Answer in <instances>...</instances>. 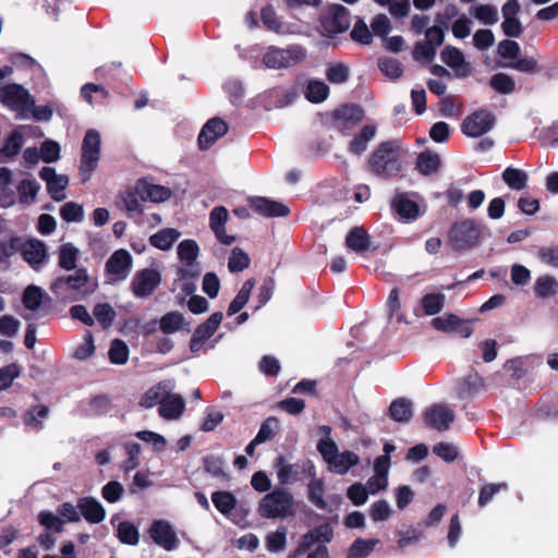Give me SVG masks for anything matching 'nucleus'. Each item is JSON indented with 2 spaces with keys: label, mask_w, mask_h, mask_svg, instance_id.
I'll list each match as a JSON object with an SVG mask.
<instances>
[{
  "label": "nucleus",
  "mask_w": 558,
  "mask_h": 558,
  "mask_svg": "<svg viewBox=\"0 0 558 558\" xmlns=\"http://www.w3.org/2000/svg\"><path fill=\"white\" fill-rule=\"evenodd\" d=\"M98 289V281L92 278L84 268L73 274L58 277L50 286L52 293L59 296H72L74 300L85 299Z\"/></svg>",
  "instance_id": "f257e3e1"
},
{
  "label": "nucleus",
  "mask_w": 558,
  "mask_h": 558,
  "mask_svg": "<svg viewBox=\"0 0 558 558\" xmlns=\"http://www.w3.org/2000/svg\"><path fill=\"white\" fill-rule=\"evenodd\" d=\"M401 146L399 142L380 143L368 159L369 170L381 178L397 175L401 171Z\"/></svg>",
  "instance_id": "f03ea898"
},
{
  "label": "nucleus",
  "mask_w": 558,
  "mask_h": 558,
  "mask_svg": "<svg viewBox=\"0 0 558 558\" xmlns=\"http://www.w3.org/2000/svg\"><path fill=\"white\" fill-rule=\"evenodd\" d=\"M317 450L327 464L328 471L344 475L352 466L360 463V457L353 451L339 452L337 444L332 438H322L317 444Z\"/></svg>",
  "instance_id": "7ed1b4c3"
},
{
  "label": "nucleus",
  "mask_w": 558,
  "mask_h": 558,
  "mask_svg": "<svg viewBox=\"0 0 558 558\" xmlns=\"http://www.w3.org/2000/svg\"><path fill=\"white\" fill-rule=\"evenodd\" d=\"M294 512V498L282 488L265 495L258 504V513L265 519H283L293 515Z\"/></svg>",
  "instance_id": "20e7f679"
},
{
  "label": "nucleus",
  "mask_w": 558,
  "mask_h": 558,
  "mask_svg": "<svg viewBox=\"0 0 558 558\" xmlns=\"http://www.w3.org/2000/svg\"><path fill=\"white\" fill-rule=\"evenodd\" d=\"M100 134L96 130H88L82 143L80 177L83 183L90 180L93 172L98 166L100 159Z\"/></svg>",
  "instance_id": "39448f33"
},
{
  "label": "nucleus",
  "mask_w": 558,
  "mask_h": 558,
  "mask_svg": "<svg viewBox=\"0 0 558 558\" xmlns=\"http://www.w3.org/2000/svg\"><path fill=\"white\" fill-rule=\"evenodd\" d=\"M305 57V50L299 46L286 49L271 47L264 54L263 61L268 69L280 70L300 63Z\"/></svg>",
  "instance_id": "423d86ee"
},
{
  "label": "nucleus",
  "mask_w": 558,
  "mask_h": 558,
  "mask_svg": "<svg viewBox=\"0 0 558 558\" xmlns=\"http://www.w3.org/2000/svg\"><path fill=\"white\" fill-rule=\"evenodd\" d=\"M0 101L8 108L26 118L34 102L28 92L19 84H8L0 87Z\"/></svg>",
  "instance_id": "0eeeda50"
},
{
  "label": "nucleus",
  "mask_w": 558,
  "mask_h": 558,
  "mask_svg": "<svg viewBox=\"0 0 558 558\" xmlns=\"http://www.w3.org/2000/svg\"><path fill=\"white\" fill-rule=\"evenodd\" d=\"M199 247L194 240H183L178 245V256L180 259V278H196L201 274V266L197 262Z\"/></svg>",
  "instance_id": "6e6552de"
},
{
  "label": "nucleus",
  "mask_w": 558,
  "mask_h": 558,
  "mask_svg": "<svg viewBox=\"0 0 558 558\" xmlns=\"http://www.w3.org/2000/svg\"><path fill=\"white\" fill-rule=\"evenodd\" d=\"M495 125V117L487 110H477L466 117L462 123V132L469 137H480Z\"/></svg>",
  "instance_id": "1a4fd4ad"
},
{
  "label": "nucleus",
  "mask_w": 558,
  "mask_h": 558,
  "mask_svg": "<svg viewBox=\"0 0 558 558\" xmlns=\"http://www.w3.org/2000/svg\"><path fill=\"white\" fill-rule=\"evenodd\" d=\"M161 275L155 268H146L135 274L132 291L137 298H147L160 284Z\"/></svg>",
  "instance_id": "9d476101"
},
{
  "label": "nucleus",
  "mask_w": 558,
  "mask_h": 558,
  "mask_svg": "<svg viewBox=\"0 0 558 558\" xmlns=\"http://www.w3.org/2000/svg\"><path fill=\"white\" fill-rule=\"evenodd\" d=\"M133 258L126 250L116 251L106 263V271L112 281L125 279L132 268Z\"/></svg>",
  "instance_id": "9b49d317"
},
{
  "label": "nucleus",
  "mask_w": 558,
  "mask_h": 558,
  "mask_svg": "<svg viewBox=\"0 0 558 558\" xmlns=\"http://www.w3.org/2000/svg\"><path fill=\"white\" fill-rule=\"evenodd\" d=\"M222 320V313L216 312L209 316V318L202 325H199L190 342L192 352H199L205 342L216 332Z\"/></svg>",
  "instance_id": "f8f14e48"
},
{
  "label": "nucleus",
  "mask_w": 558,
  "mask_h": 558,
  "mask_svg": "<svg viewBox=\"0 0 558 558\" xmlns=\"http://www.w3.org/2000/svg\"><path fill=\"white\" fill-rule=\"evenodd\" d=\"M150 536L157 545L168 551L173 550L179 542L172 525L165 520H156L153 522Z\"/></svg>",
  "instance_id": "ddd939ff"
},
{
  "label": "nucleus",
  "mask_w": 558,
  "mask_h": 558,
  "mask_svg": "<svg viewBox=\"0 0 558 558\" xmlns=\"http://www.w3.org/2000/svg\"><path fill=\"white\" fill-rule=\"evenodd\" d=\"M39 177L47 183L48 192L54 201L61 202L65 198L63 191L69 184L68 175L58 174L54 168L44 167Z\"/></svg>",
  "instance_id": "4468645a"
},
{
  "label": "nucleus",
  "mask_w": 558,
  "mask_h": 558,
  "mask_svg": "<svg viewBox=\"0 0 558 558\" xmlns=\"http://www.w3.org/2000/svg\"><path fill=\"white\" fill-rule=\"evenodd\" d=\"M228 219L229 211L223 206L215 207L209 214V227L217 240L225 245H230L235 241L233 235L226 233V223Z\"/></svg>",
  "instance_id": "2eb2a0df"
},
{
  "label": "nucleus",
  "mask_w": 558,
  "mask_h": 558,
  "mask_svg": "<svg viewBox=\"0 0 558 558\" xmlns=\"http://www.w3.org/2000/svg\"><path fill=\"white\" fill-rule=\"evenodd\" d=\"M453 420V412L442 404H435L424 412L425 424L438 430L448 429Z\"/></svg>",
  "instance_id": "dca6fc26"
},
{
  "label": "nucleus",
  "mask_w": 558,
  "mask_h": 558,
  "mask_svg": "<svg viewBox=\"0 0 558 558\" xmlns=\"http://www.w3.org/2000/svg\"><path fill=\"white\" fill-rule=\"evenodd\" d=\"M450 239L454 246L463 250L473 246L478 239V232L472 221H463L453 226L450 231Z\"/></svg>",
  "instance_id": "f3484780"
},
{
  "label": "nucleus",
  "mask_w": 558,
  "mask_h": 558,
  "mask_svg": "<svg viewBox=\"0 0 558 558\" xmlns=\"http://www.w3.org/2000/svg\"><path fill=\"white\" fill-rule=\"evenodd\" d=\"M441 60L451 68L460 77L468 76L471 71V64L465 60L461 50L456 47L447 46L440 53Z\"/></svg>",
  "instance_id": "a211bd4d"
},
{
  "label": "nucleus",
  "mask_w": 558,
  "mask_h": 558,
  "mask_svg": "<svg viewBox=\"0 0 558 558\" xmlns=\"http://www.w3.org/2000/svg\"><path fill=\"white\" fill-rule=\"evenodd\" d=\"M250 205L254 211L265 217H284L289 214L288 206L266 197H253Z\"/></svg>",
  "instance_id": "6ab92c4d"
},
{
  "label": "nucleus",
  "mask_w": 558,
  "mask_h": 558,
  "mask_svg": "<svg viewBox=\"0 0 558 558\" xmlns=\"http://www.w3.org/2000/svg\"><path fill=\"white\" fill-rule=\"evenodd\" d=\"M228 131L227 124L217 118L210 119L202 129L198 135L201 148H208Z\"/></svg>",
  "instance_id": "aec40b11"
},
{
  "label": "nucleus",
  "mask_w": 558,
  "mask_h": 558,
  "mask_svg": "<svg viewBox=\"0 0 558 558\" xmlns=\"http://www.w3.org/2000/svg\"><path fill=\"white\" fill-rule=\"evenodd\" d=\"M77 508L83 518L93 524L100 523L106 518L104 506L94 497H82L77 500Z\"/></svg>",
  "instance_id": "412c9836"
},
{
  "label": "nucleus",
  "mask_w": 558,
  "mask_h": 558,
  "mask_svg": "<svg viewBox=\"0 0 558 558\" xmlns=\"http://www.w3.org/2000/svg\"><path fill=\"white\" fill-rule=\"evenodd\" d=\"M174 386L173 380H165L157 384L146 391L141 400V405L146 409H150L157 404L161 405L168 395L172 392Z\"/></svg>",
  "instance_id": "4be33fe9"
},
{
  "label": "nucleus",
  "mask_w": 558,
  "mask_h": 558,
  "mask_svg": "<svg viewBox=\"0 0 558 558\" xmlns=\"http://www.w3.org/2000/svg\"><path fill=\"white\" fill-rule=\"evenodd\" d=\"M20 250L24 259L35 269L38 265L45 262L47 257V250L43 242L31 239L24 243L20 242Z\"/></svg>",
  "instance_id": "5701e85b"
},
{
  "label": "nucleus",
  "mask_w": 558,
  "mask_h": 558,
  "mask_svg": "<svg viewBox=\"0 0 558 558\" xmlns=\"http://www.w3.org/2000/svg\"><path fill=\"white\" fill-rule=\"evenodd\" d=\"M137 193L142 197V199L154 203L166 202L172 195L170 189L158 184H150L145 181H141L137 183Z\"/></svg>",
  "instance_id": "b1692460"
},
{
  "label": "nucleus",
  "mask_w": 558,
  "mask_h": 558,
  "mask_svg": "<svg viewBox=\"0 0 558 558\" xmlns=\"http://www.w3.org/2000/svg\"><path fill=\"white\" fill-rule=\"evenodd\" d=\"M392 208L404 221H413L420 216L418 205L405 194H398L392 201Z\"/></svg>",
  "instance_id": "393cba45"
},
{
  "label": "nucleus",
  "mask_w": 558,
  "mask_h": 558,
  "mask_svg": "<svg viewBox=\"0 0 558 558\" xmlns=\"http://www.w3.org/2000/svg\"><path fill=\"white\" fill-rule=\"evenodd\" d=\"M184 409L185 403L182 397L170 392L159 407V415L168 421L178 420L182 416Z\"/></svg>",
  "instance_id": "a878e982"
},
{
  "label": "nucleus",
  "mask_w": 558,
  "mask_h": 558,
  "mask_svg": "<svg viewBox=\"0 0 558 558\" xmlns=\"http://www.w3.org/2000/svg\"><path fill=\"white\" fill-rule=\"evenodd\" d=\"M345 245L350 251L363 254L371 247L369 236L362 228H354L348 233Z\"/></svg>",
  "instance_id": "bb28decb"
},
{
  "label": "nucleus",
  "mask_w": 558,
  "mask_h": 558,
  "mask_svg": "<svg viewBox=\"0 0 558 558\" xmlns=\"http://www.w3.org/2000/svg\"><path fill=\"white\" fill-rule=\"evenodd\" d=\"M332 530L328 524L320 525L303 535L299 550H306L317 542H330Z\"/></svg>",
  "instance_id": "cd10ccee"
},
{
  "label": "nucleus",
  "mask_w": 558,
  "mask_h": 558,
  "mask_svg": "<svg viewBox=\"0 0 558 558\" xmlns=\"http://www.w3.org/2000/svg\"><path fill=\"white\" fill-rule=\"evenodd\" d=\"M181 236V232L174 228H167L150 235V244L161 251H169L173 243Z\"/></svg>",
  "instance_id": "c85d7f7f"
},
{
  "label": "nucleus",
  "mask_w": 558,
  "mask_h": 558,
  "mask_svg": "<svg viewBox=\"0 0 558 558\" xmlns=\"http://www.w3.org/2000/svg\"><path fill=\"white\" fill-rule=\"evenodd\" d=\"M390 417L399 423H407L413 416L412 402L404 398H399L389 407Z\"/></svg>",
  "instance_id": "c756f323"
},
{
  "label": "nucleus",
  "mask_w": 558,
  "mask_h": 558,
  "mask_svg": "<svg viewBox=\"0 0 558 558\" xmlns=\"http://www.w3.org/2000/svg\"><path fill=\"white\" fill-rule=\"evenodd\" d=\"M375 134V125H365L362 131L350 142L349 150L352 154L362 155L366 150L368 143L374 138Z\"/></svg>",
  "instance_id": "7c9ffc66"
},
{
  "label": "nucleus",
  "mask_w": 558,
  "mask_h": 558,
  "mask_svg": "<svg viewBox=\"0 0 558 558\" xmlns=\"http://www.w3.org/2000/svg\"><path fill=\"white\" fill-rule=\"evenodd\" d=\"M329 92V86L325 82L312 80L306 86L305 97L313 104H320L327 99Z\"/></svg>",
  "instance_id": "2f4dec72"
},
{
  "label": "nucleus",
  "mask_w": 558,
  "mask_h": 558,
  "mask_svg": "<svg viewBox=\"0 0 558 558\" xmlns=\"http://www.w3.org/2000/svg\"><path fill=\"white\" fill-rule=\"evenodd\" d=\"M255 286V281L253 279L246 280L240 291L238 292L236 296L233 299V301L230 303L228 307V315L232 316L240 312L245 304L250 300L251 292Z\"/></svg>",
  "instance_id": "473e14b6"
},
{
  "label": "nucleus",
  "mask_w": 558,
  "mask_h": 558,
  "mask_svg": "<svg viewBox=\"0 0 558 558\" xmlns=\"http://www.w3.org/2000/svg\"><path fill=\"white\" fill-rule=\"evenodd\" d=\"M527 173L523 170L508 167L502 172V180L512 190L521 191L526 186Z\"/></svg>",
  "instance_id": "72a5a7b5"
},
{
  "label": "nucleus",
  "mask_w": 558,
  "mask_h": 558,
  "mask_svg": "<svg viewBox=\"0 0 558 558\" xmlns=\"http://www.w3.org/2000/svg\"><path fill=\"white\" fill-rule=\"evenodd\" d=\"M440 165V156L429 151L420 154L416 162L417 169L423 175H430L437 172Z\"/></svg>",
  "instance_id": "f704fd0d"
},
{
  "label": "nucleus",
  "mask_w": 558,
  "mask_h": 558,
  "mask_svg": "<svg viewBox=\"0 0 558 558\" xmlns=\"http://www.w3.org/2000/svg\"><path fill=\"white\" fill-rule=\"evenodd\" d=\"M535 293L538 298L548 299L557 294L558 281L551 276H541L534 284Z\"/></svg>",
  "instance_id": "c9c22d12"
},
{
  "label": "nucleus",
  "mask_w": 558,
  "mask_h": 558,
  "mask_svg": "<svg viewBox=\"0 0 558 558\" xmlns=\"http://www.w3.org/2000/svg\"><path fill=\"white\" fill-rule=\"evenodd\" d=\"M23 135L19 131L13 132L0 149V162H5L16 156L23 146Z\"/></svg>",
  "instance_id": "e433bc0d"
},
{
  "label": "nucleus",
  "mask_w": 558,
  "mask_h": 558,
  "mask_svg": "<svg viewBox=\"0 0 558 558\" xmlns=\"http://www.w3.org/2000/svg\"><path fill=\"white\" fill-rule=\"evenodd\" d=\"M40 186L34 179H24L17 185V193L21 203H33L37 196Z\"/></svg>",
  "instance_id": "4c0bfd02"
},
{
  "label": "nucleus",
  "mask_w": 558,
  "mask_h": 558,
  "mask_svg": "<svg viewBox=\"0 0 558 558\" xmlns=\"http://www.w3.org/2000/svg\"><path fill=\"white\" fill-rule=\"evenodd\" d=\"M213 504L222 514H229L236 506L235 497L229 492H216L211 496Z\"/></svg>",
  "instance_id": "58836bf2"
},
{
  "label": "nucleus",
  "mask_w": 558,
  "mask_h": 558,
  "mask_svg": "<svg viewBox=\"0 0 558 558\" xmlns=\"http://www.w3.org/2000/svg\"><path fill=\"white\" fill-rule=\"evenodd\" d=\"M446 296L442 293H428L422 298V307L426 315H436L441 312Z\"/></svg>",
  "instance_id": "ea45409f"
},
{
  "label": "nucleus",
  "mask_w": 558,
  "mask_h": 558,
  "mask_svg": "<svg viewBox=\"0 0 558 558\" xmlns=\"http://www.w3.org/2000/svg\"><path fill=\"white\" fill-rule=\"evenodd\" d=\"M378 544V539L357 538L350 547L348 558H366Z\"/></svg>",
  "instance_id": "a19ab883"
},
{
  "label": "nucleus",
  "mask_w": 558,
  "mask_h": 558,
  "mask_svg": "<svg viewBox=\"0 0 558 558\" xmlns=\"http://www.w3.org/2000/svg\"><path fill=\"white\" fill-rule=\"evenodd\" d=\"M45 291L37 286H28L23 293V304L31 311H36L40 307Z\"/></svg>",
  "instance_id": "79ce46f5"
},
{
  "label": "nucleus",
  "mask_w": 558,
  "mask_h": 558,
  "mask_svg": "<svg viewBox=\"0 0 558 558\" xmlns=\"http://www.w3.org/2000/svg\"><path fill=\"white\" fill-rule=\"evenodd\" d=\"M471 13L486 25H494L498 22V11L490 4H478L472 9Z\"/></svg>",
  "instance_id": "37998d69"
},
{
  "label": "nucleus",
  "mask_w": 558,
  "mask_h": 558,
  "mask_svg": "<svg viewBox=\"0 0 558 558\" xmlns=\"http://www.w3.org/2000/svg\"><path fill=\"white\" fill-rule=\"evenodd\" d=\"M335 119L339 122H360L363 119V110L359 106L345 105L335 111Z\"/></svg>",
  "instance_id": "c03bdc74"
},
{
  "label": "nucleus",
  "mask_w": 558,
  "mask_h": 558,
  "mask_svg": "<svg viewBox=\"0 0 558 558\" xmlns=\"http://www.w3.org/2000/svg\"><path fill=\"white\" fill-rule=\"evenodd\" d=\"M326 77L332 84H343L350 77V69L344 63H330L326 70Z\"/></svg>",
  "instance_id": "a18cd8bd"
},
{
  "label": "nucleus",
  "mask_w": 558,
  "mask_h": 558,
  "mask_svg": "<svg viewBox=\"0 0 558 558\" xmlns=\"http://www.w3.org/2000/svg\"><path fill=\"white\" fill-rule=\"evenodd\" d=\"M461 323V319L457 315L447 313L442 316L434 318L430 324L436 330L450 332L457 330Z\"/></svg>",
  "instance_id": "49530a36"
},
{
  "label": "nucleus",
  "mask_w": 558,
  "mask_h": 558,
  "mask_svg": "<svg viewBox=\"0 0 558 558\" xmlns=\"http://www.w3.org/2000/svg\"><path fill=\"white\" fill-rule=\"evenodd\" d=\"M78 250L71 243L63 244L59 252L60 267L72 270L76 266Z\"/></svg>",
  "instance_id": "de8ad7c7"
},
{
  "label": "nucleus",
  "mask_w": 558,
  "mask_h": 558,
  "mask_svg": "<svg viewBox=\"0 0 558 558\" xmlns=\"http://www.w3.org/2000/svg\"><path fill=\"white\" fill-rule=\"evenodd\" d=\"M184 326V317L177 312H171L161 317L159 327L165 333H173Z\"/></svg>",
  "instance_id": "09e8293b"
},
{
  "label": "nucleus",
  "mask_w": 558,
  "mask_h": 558,
  "mask_svg": "<svg viewBox=\"0 0 558 558\" xmlns=\"http://www.w3.org/2000/svg\"><path fill=\"white\" fill-rule=\"evenodd\" d=\"M250 256L240 247L231 251L228 260V268L231 272L242 271L250 266Z\"/></svg>",
  "instance_id": "8fccbe9b"
},
{
  "label": "nucleus",
  "mask_w": 558,
  "mask_h": 558,
  "mask_svg": "<svg viewBox=\"0 0 558 558\" xmlns=\"http://www.w3.org/2000/svg\"><path fill=\"white\" fill-rule=\"evenodd\" d=\"M325 485L320 478H313L308 484L310 500L318 508L325 509L327 504L324 499Z\"/></svg>",
  "instance_id": "3c124183"
},
{
  "label": "nucleus",
  "mask_w": 558,
  "mask_h": 558,
  "mask_svg": "<svg viewBox=\"0 0 558 558\" xmlns=\"http://www.w3.org/2000/svg\"><path fill=\"white\" fill-rule=\"evenodd\" d=\"M275 466L278 481L282 485L288 484L298 475V466L287 463L283 458H278Z\"/></svg>",
  "instance_id": "603ef678"
},
{
  "label": "nucleus",
  "mask_w": 558,
  "mask_h": 558,
  "mask_svg": "<svg viewBox=\"0 0 558 558\" xmlns=\"http://www.w3.org/2000/svg\"><path fill=\"white\" fill-rule=\"evenodd\" d=\"M93 314L104 328L110 327L117 316L116 311L108 303L97 304L93 310Z\"/></svg>",
  "instance_id": "864d4df0"
},
{
  "label": "nucleus",
  "mask_w": 558,
  "mask_h": 558,
  "mask_svg": "<svg viewBox=\"0 0 558 558\" xmlns=\"http://www.w3.org/2000/svg\"><path fill=\"white\" fill-rule=\"evenodd\" d=\"M263 24L271 32L283 34L286 32L284 25L277 16L272 7H266L262 10Z\"/></svg>",
  "instance_id": "5fc2aeb1"
},
{
  "label": "nucleus",
  "mask_w": 558,
  "mask_h": 558,
  "mask_svg": "<svg viewBox=\"0 0 558 558\" xmlns=\"http://www.w3.org/2000/svg\"><path fill=\"white\" fill-rule=\"evenodd\" d=\"M119 539L128 545H136L140 541L138 530L131 522L124 521L118 527Z\"/></svg>",
  "instance_id": "6e6d98bb"
},
{
  "label": "nucleus",
  "mask_w": 558,
  "mask_h": 558,
  "mask_svg": "<svg viewBox=\"0 0 558 558\" xmlns=\"http://www.w3.org/2000/svg\"><path fill=\"white\" fill-rule=\"evenodd\" d=\"M393 510L387 500H378L371 505L369 515L374 522L387 521Z\"/></svg>",
  "instance_id": "4d7b16f0"
},
{
  "label": "nucleus",
  "mask_w": 558,
  "mask_h": 558,
  "mask_svg": "<svg viewBox=\"0 0 558 558\" xmlns=\"http://www.w3.org/2000/svg\"><path fill=\"white\" fill-rule=\"evenodd\" d=\"M287 531L286 529H278L269 533L266 537L267 549L271 553H279L286 548Z\"/></svg>",
  "instance_id": "13d9d810"
},
{
  "label": "nucleus",
  "mask_w": 558,
  "mask_h": 558,
  "mask_svg": "<svg viewBox=\"0 0 558 558\" xmlns=\"http://www.w3.org/2000/svg\"><path fill=\"white\" fill-rule=\"evenodd\" d=\"M123 494L124 487L118 481H110L101 488L102 498L110 504L119 501Z\"/></svg>",
  "instance_id": "bf43d9fd"
},
{
  "label": "nucleus",
  "mask_w": 558,
  "mask_h": 558,
  "mask_svg": "<svg viewBox=\"0 0 558 558\" xmlns=\"http://www.w3.org/2000/svg\"><path fill=\"white\" fill-rule=\"evenodd\" d=\"M484 386L483 378L477 374H470L464 377L460 383V393L461 395H473L480 391Z\"/></svg>",
  "instance_id": "052dcab7"
},
{
  "label": "nucleus",
  "mask_w": 558,
  "mask_h": 558,
  "mask_svg": "<svg viewBox=\"0 0 558 558\" xmlns=\"http://www.w3.org/2000/svg\"><path fill=\"white\" fill-rule=\"evenodd\" d=\"M378 66L387 77L392 80L400 77L403 72L401 63L392 58L379 59Z\"/></svg>",
  "instance_id": "680f3d73"
},
{
  "label": "nucleus",
  "mask_w": 558,
  "mask_h": 558,
  "mask_svg": "<svg viewBox=\"0 0 558 558\" xmlns=\"http://www.w3.org/2000/svg\"><path fill=\"white\" fill-rule=\"evenodd\" d=\"M143 202L145 201L138 195L136 186L135 192H129L123 197V207L130 216H134L143 211Z\"/></svg>",
  "instance_id": "e2e57ef3"
},
{
  "label": "nucleus",
  "mask_w": 558,
  "mask_h": 558,
  "mask_svg": "<svg viewBox=\"0 0 558 558\" xmlns=\"http://www.w3.org/2000/svg\"><path fill=\"white\" fill-rule=\"evenodd\" d=\"M109 359L114 364H124L129 359V348L121 340H114L109 350Z\"/></svg>",
  "instance_id": "0e129e2a"
},
{
  "label": "nucleus",
  "mask_w": 558,
  "mask_h": 558,
  "mask_svg": "<svg viewBox=\"0 0 558 558\" xmlns=\"http://www.w3.org/2000/svg\"><path fill=\"white\" fill-rule=\"evenodd\" d=\"M490 85L496 92L501 94H510L514 89L513 80L509 75L504 73L495 74L490 78Z\"/></svg>",
  "instance_id": "69168bd1"
},
{
  "label": "nucleus",
  "mask_w": 558,
  "mask_h": 558,
  "mask_svg": "<svg viewBox=\"0 0 558 558\" xmlns=\"http://www.w3.org/2000/svg\"><path fill=\"white\" fill-rule=\"evenodd\" d=\"M60 214L68 222H78L84 217V209L80 204L70 202L62 206Z\"/></svg>",
  "instance_id": "338daca9"
},
{
  "label": "nucleus",
  "mask_w": 558,
  "mask_h": 558,
  "mask_svg": "<svg viewBox=\"0 0 558 558\" xmlns=\"http://www.w3.org/2000/svg\"><path fill=\"white\" fill-rule=\"evenodd\" d=\"M39 523L49 531L61 532L63 530V520L52 512L43 511L38 514Z\"/></svg>",
  "instance_id": "774afa93"
}]
</instances>
